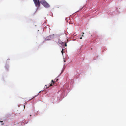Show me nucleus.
<instances>
[{
    "label": "nucleus",
    "mask_w": 126,
    "mask_h": 126,
    "mask_svg": "<svg viewBox=\"0 0 126 126\" xmlns=\"http://www.w3.org/2000/svg\"><path fill=\"white\" fill-rule=\"evenodd\" d=\"M51 82H52L49 85V84H48L47 85H45L46 86V87L47 86V88L49 87L50 86H52V84H54L55 82L54 81H53V80H52Z\"/></svg>",
    "instance_id": "obj_3"
},
{
    "label": "nucleus",
    "mask_w": 126,
    "mask_h": 126,
    "mask_svg": "<svg viewBox=\"0 0 126 126\" xmlns=\"http://www.w3.org/2000/svg\"><path fill=\"white\" fill-rule=\"evenodd\" d=\"M63 50H64V49H62V51H61V52L63 54Z\"/></svg>",
    "instance_id": "obj_7"
},
{
    "label": "nucleus",
    "mask_w": 126,
    "mask_h": 126,
    "mask_svg": "<svg viewBox=\"0 0 126 126\" xmlns=\"http://www.w3.org/2000/svg\"><path fill=\"white\" fill-rule=\"evenodd\" d=\"M39 94H38L37 95H36L37 96V95H38Z\"/></svg>",
    "instance_id": "obj_11"
},
{
    "label": "nucleus",
    "mask_w": 126,
    "mask_h": 126,
    "mask_svg": "<svg viewBox=\"0 0 126 126\" xmlns=\"http://www.w3.org/2000/svg\"><path fill=\"white\" fill-rule=\"evenodd\" d=\"M36 6L39 7L40 6V2L39 0H33Z\"/></svg>",
    "instance_id": "obj_2"
},
{
    "label": "nucleus",
    "mask_w": 126,
    "mask_h": 126,
    "mask_svg": "<svg viewBox=\"0 0 126 126\" xmlns=\"http://www.w3.org/2000/svg\"><path fill=\"white\" fill-rule=\"evenodd\" d=\"M61 44L62 46L63 47H64V46L65 47H66L67 46L66 44V42H62Z\"/></svg>",
    "instance_id": "obj_5"
},
{
    "label": "nucleus",
    "mask_w": 126,
    "mask_h": 126,
    "mask_svg": "<svg viewBox=\"0 0 126 126\" xmlns=\"http://www.w3.org/2000/svg\"><path fill=\"white\" fill-rule=\"evenodd\" d=\"M80 39H82V37H80Z\"/></svg>",
    "instance_id": "obj_9"
},
{
    "label": "nucleus",
    "mask_w": 126,
    "mask_h": 126,
    "mask_svg": "<svg viewBox=\"0 0 126 126\" xmlns=\"http://www.w3.org/2000/svg\"><path fill=\"white\" fill-rule=\"evenodd\" d=\"M40 2L46 8H48L50 7L49 5L45 0H41Z\"/></svg>",
    "instance_id": "obj_1"
},
{
    "label": "nucleus",
    "mask_w": 126,
    "mask_h": 126,
    "mask_svg": "<svg viewBox=\"0 0 126 126\" xmlns=\"http://www.w3.org/2000/svg\"><path fill=\"white\" fill-rule=\"evenodd\" d=\"M35 97H36V96H35L34 97H33V98H34Z\"/></svg>",
    "instance_id": "obj_12"
},
{
    "label": "nucleus",
    "mask_w": 126,
    "mask_h": 126,
    "mask_svg": "<svg viewBox=\"0 0 126 126\" xmlns=\"http://www.w3.org/2000/svg\"><path fill=\"white\" fill-rule=\"evenodd\" d=\"M82 33H83V34H82V36H83V34H84V32H82Z\"/></svg>",
    "instance_id": "obj_8"
},
{
    "label": "nucleus",
    "mask_w": 126,
    "mask_h": 126,
    "mask_svg": "<svg viewBox=\"0 0 126 126\" xmlns=\"http://www.w3.org/2000/svg\"><path fill=\"white\" fill-rule=\"evenodd\" d=\"M51 36H48L46 38L45 40L46 41L49 40H50L51 39Z\"/></svg>",
    "instance_id": "obj_4"
},
{
    "label": "nucleus",
    "mask_w": 126,
    "mask_h": 126,
    "mask_svg": "<svg viewBox=\"0 0 126 126\" xmlns=\"http://www.w3.org/2000/svg\"><path fill=\"white\" fill-rule=\"evenodd\" d=\"M62 42L61 41H60V40H59L58 41V44H61L62 43Z\"/></svg>",
    "instance_id": "obj_6"
},
{
    "label": "nucleus",
    "mask_w": 126,
    "mask_h": 126,
    "mask_svg": "<svg viewBox=\"0 0 126 126\" xmlns=\"http://www.w3.org/2000/svg\"><path fill=\"white\" fill-rule=\"evenodd\" d=\"M67 41H68V39H67Z\"/></svg>",
    "instance_id": "obj_13"
},
{
    "label": "nucleus",
    "mask_w": 126,
    "mask_h": 126,
    "mask_svg": "<svg viewBox=\"0 0 126 126\" xmlns=\"http://www.w3.org/2000/svg\"><path fill=\"white\" fill-rule=\"evenodd\" d=\"M58 80V79H56V82Z\"/></svg>",
    "instance_id": "obj_10"
}]
</instances>
